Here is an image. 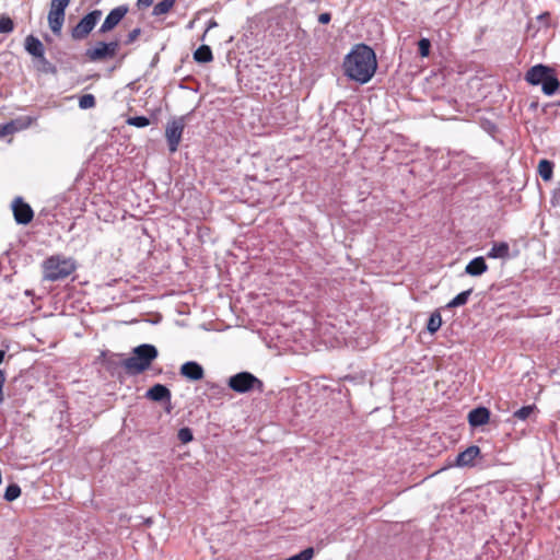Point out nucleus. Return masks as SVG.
<instances>
[{
    "label": "nucleus",
    "mask_w": 560,
    "mask_h": 560,
    "mask_svg": "<svg viewBox=\"0 0 560 560\" xmlns=\"http://www.w3.org/2000/svg\"><path fill=\"white\" fill-rule=\"evenodd\" d=\"M377 69L374 50L364 44L355 45L345 57V74L361 84L368 83Z\"/></svg>",
    "instance_id": "f257e3e1"
},
{
    "label": "nucleus",
    "mask_w": 560,
    "mask_h": 560,
    "mask_svg": "<svg viewBox=\"0 0 560 560\" xmlns=\"http://www.w3.org/2000/svg\"><path fill=\"white\" fill-rule=\"evenodd\" d=\"M525 80L532 85H541L544 94L551 96L560 86V82L555 74L553 69L545 65L532 67L525 74Z\"/></svg>",
    "instance_id": "f03ea898"
},
{
    "label": "nucleus",
    "mask_w": 560,
    "mask_h": 560,
    "mask_svg": "<svg viewBox=\"0 0 560 560\" xmlns=\"http://www.w3.org/2000/svg\"><path fill=\"white\" fill-rule=\"evenodd\" d=\"M156 357V348L152 345L143 343L133 349V354L122 362V366L130 374H140L150 368Z\"/></svg>",
    "instance_id": "7ed1b4c3"
},
{
    "label": "nucleus",
    "mask_w": 560,
    "mask_h": 560,
    "mask_svg": "<svg viewBox=\"0 0 560 560\" xmlns=\"http://www.w3.org/2000/svg\"><path fill=\"white\" fill-rule=\"evenodd\" d=\"M72 258L60 255L50 256L43 262V278L48 281L66 279L75 270Z\"/></svg>",
    "instance_id": "20e7f679"
},
{
    "label": "nucleus",
    "mask_w": 560,
    "mask_h": 560,
    "mask_svg": "<svg viewBox=\"0 0 560 560\" xmlns=\"http://www.w3.org/2000/svg\"><path fill=\"white\" fill-rule=\"evenodd\" d=\"M229 387L238 394H245L252 390H264V383L249 372H240L232 375L228 381Z\"/></svg>",
    "instance_id": "39448f33"
},
{
    "label": "nucleus",
    "mask_w": 560,
    "mask_h": 560,
    "mask_svg": "<svg viewBox=\"0 0 560 560\" xmlns=\"http://www.w3.org/2000/svg\"><path fill=\"white\" fill-rule=\"evenodd\" d=\"M71 0H51L48 12V24L54 34H60L65 23L66 9Z\"/></svg>",
    "instance_id": "423d86ee"
},
{
    "label": "nucleus",
    "mask_w": 560,
    "mask_h": 560,
    "mask_svg": "<svg viewBox=\"0 0 560 560\" xmlns=\"http://www.w3.org/2000/svg\"><path fill=\"white\" fill-rule=\"evenodd\" d=\"M102 18L101 10H93L92 12L84 15L79 23L72 28L71 36L73 39L81 40L88 37L93 31L97 22Z\"/></svg>",
    "instance_id": "0eeeda50"
},
{
    "label": "nucleus",
    "mask_w": 560,
    "mask_h": 560,
    "mask_svg": "<svg viewBox=\"0 0 560 560\" xmlns=\"http://www.w3.org/2000/svg\"><path fill=\"white\" fill-rule=\"evenodd\" d=\"M185 125L184 117H177L170 120L165 127V138L172 153L176 152L178 149Z\"/></svg>",
    "instance_id": "6e6552de"
},
{
    "label": "nucleus",
    "mask_w": 560,
    "mask_h": 560,
    "mask_svg": "<svg viewBox=\"0 0 560 560\" xmlns=\"http://www.w3.org/2000/svg\"><path fill=\"white\" fill-rule=\"evenodd\" d=\"M118 50L119 43L117 40L109 43L98 42L94 47L89 48L85 55L91 61H101L114 58Z\"/></svg>",
    "instance_id": "1a4fd4ad"
},
{
    "label": "nucleus",
    "mask_w": 560,
    "mask_h": 560,
    "mask_svg": "<svg viewBox=\"0 0 560 560\" xmlns=\"http://www.w3.org/2000/svg\"><path fill=\"white\" fill-rule=\"evenodd\" d=\"M127 12L128 8L126 5H119L113 9L105 18L98 33L105 34L114 30L121 22Z\"/></svg>",
    "instance_id": "9d476101"
},
{
    "label": "nucleus",
    "mask_w": 560,
    "mask_h": 560,
    "mask_svg": "<svg viewBox=\"0 0 560 560\" xmlns=\"http://www.w3.org/2000/svg\"><path fill=\"white\" fill-rule=\"evenodd\" d=\"M14 219L19 224H28L34 217L31 206L23 201L21 197H16L12 202Z\"/></svg>",
    "instance_id": "9b49d317"
},
{
    "label": "nucleus",
    "mask_w": 560,
    "mask_h": 560,
    "mask_svg": "<svg viewBox=\"0 0 560 560\" xmlns=\"http://www.w3.org/2000/svg\"><path fill=\"white\" fill-rule=\"evenodd\" d=\"M180 374L190 381H200L205 376V371L199 363L188 361L180 366Z\"/></svg>",
    "instance_id": "f8f14e48"
},
{
    "label": "nucleus",
    "mask_w": 560,
    "mask_h": 560,
    "mask_svg": "<svg viewBox=\"0 0 560 560\" xmlns=\"http://www.w3.org/2000/svg\"><path fill=\"white\" fill-rule=\"evenodd\" d=\"M490 411L486 407H478L469 411L468 422L471 427H480L489 422Z\"/></svg>",
    "instance_id": "ddd939ff"
},
{
    "label": "nucleus",
    "mask_w": 560,
    "mask_h": 560,
    "mask_svg": "<svg viewBox=\"0 0 560 560\" xmlns=\"http://www.w3.org/2000/svg\"><path fill=\"white\" fill-rule=\"evenodd\" d=\"M480 454V448L476 445L467 447L465 451L459 453L456 457V465L458 467L472 466L474 460Z\"/></svg>",
    "instance_id": "4468645a"
},
{
    "label": "nucleus",
    "mask_w": 560,
    "mask_h": 560,
    "mask_svg": "<svg viewBox=\"0 0 560 560\" xmlns=\"http://www.w3.org/2000/svg\"><path fill=\"white\" fill-rule=\"evenodd\" d=\"M488 270V265L482 256L476 257L470 260L466 268L465 272L472 277H478L485 273Z\"/></svg>",
    "instance_id": "2eb2a0df"
},
{
    "label": "nucleus",
    "mask_w": 560,
    "mask_h": 560,
    "mask_svg": "<svg viewBox=\"0 0 560 560\" xmlns=\"http://www.w3.org/2000/svg\"><path fill=\"white\" fill-rule=\"evenodd\" d=\"M149 399L153 401H163V400H171V392L170 389L162 385V384H155L153 385L145 395Z\"/></svg>",
    "instance_id": "dca6fc26"
},
{
    "label": "nucleus",
    "mask_w": 560,
    "mask_h": 560,
    "mask_svg": "<svg viewBox=\"0 0 560 560\" xmlns=\"http://www.w3.org/2000/svg\"><path fill=\"white\" fill-rule=\"evenodd\" d=\"M25 49L30 55H32L34 57H37V58L44 57V52H45L44 46H43L42 42L33 35H28L25 38Z\"/></svg>",
    "instance_id": "f3484780"
},
{
    "label": "nucleus",
    "mask_w": 560,
    "mask_h": 560,
    "mask_svg": "<svg viewBox=\"0 0 560 560\" xmlns=\"http://www.w3.org/2000/svg\"><path fill=\"white\" fill-rule=\"evenodd\" d=\"M510 253V246L505 242L495 243L488 252L487 256L489 258H508Z\"/></svg>",
    "instance_id": "a211bd4d"
},
{
    "label": "nucleus",
    "mask_w": 560,
    "mask_h": 560,
    "mask_svg": "<svg viewBox=\"0 0 560 560\" xmlns=\"http://www.w3.org/2000/svg\"><path fill=\"white\" fill-rule=\"evenodd\" d=\"M194 58L198 62H210L213 55L209 46L202 45L194 52Z\"/></svg>",
    "instance_id": "6ab92c4d"
},
{
    "label": "nucleus",
    "mask_w": 560,
    "mask_h": 560,
    "mask_svg": "<svg viewBox=\"0 0 560 560\" xmlns=\"http://www.w3.org/2000/svg\"><path fill=\"white\" fill-rule=\"evenodd\" d=\"M553 164L548 160H541L538 164V173L544 180L552 177Z\"/></svg>",
    "instance_id": "aec40b11"
},
{
    "label": "nucleus",
    "mask_w": 560,
    "mask_h": 560,
    "mask_svg": "<svg viewBox=\"0 0 560 560\" xmlns=\"http://www.w3.org/2000/svg\"><path fill=\"white\" fill-rule=\"evenodd\" d=\"M175 0H162L156 3L153 8V15H163L170 12V10L174 7Z\"/></svg>",
    "instance_id": "412c9836"
},
{
    "label": "nucleus",
    "mask_w": 560,
    "mask_h": 560,
    "mask_svg": "<svg viewBox=\"0 0 560 560\" xmlns=\"http://www.w3.org/2000/svg\"><path fill=\"white\" fill-rule=\"evenodd\" d=\"M472 289H468L466 291L457 294L452 301L448 302L447 307H458L465 305L470 296Z\"/></svg>",
    "instance_id": "4be33fe9"
},
{
    "label": "nucleus",
    "mask_w": 560,
    "mask_h": 560,
    "mask_svg": "<svg viewBox=\"0 0 560 560\" xmlns=\"http://www.w3.org/2000/svg\"><path fill=\"white\" fill-rule=\"evenodd\" d=\"M441 325H442L441 314L439 312L432 313L428 320V324H427L428 331L430 334H434L440 329Z\"/></svg>",
    "instance_id": "5701e85b"
},
{
    "label": "nucleus",
    "mask_w": 560,
    "mask_h": 560,
    "mask_svg": "<svg viewBox=\"0 0 560 560\" xmlns=\"http://www.w3.org/2000/svg\"><path fill=\"white\" fill-rule=\"evenodd\" d=\"M21 494V488L13 483V485H10L7 487L5 489V492H4V499L7 501H13L15 499H18Z\"/></svg>",
    "instance_id": "b1692460"
},
{
    "label": "nucleus",
    "mask_w": 560,
    "mask_h": 560,
    "mask_svg": "<svg viewBox=\"0 0 560 560\" xmlns=\"http://www.w3.org/2000/svg\"><path fill=\"white\" fill-rule=\"evenodd\" d=\"M95 106V97L92 94H84L79 98V107L81 109H89Z\"/></svg>",
    "instance_id": "393cba45"
},
{
    "label": "nucleus",
    "mask_w": 560,
    "mask_h": 560,
    "mask_svg": "<svg viewBox=\"0 0 560 560\" xmlns=\"http://www.w3.org/2000/svg\"><path fill=\"white\" fill-rule=\"evenodd\" d=\"M127 124L137 128H143L150 124V120L145 116H135L128 118Z\"/></svg>",
    "instance_id": "a878e982"
},
{
    "label": "nucleus",
    "mask_w": 560,
    "mask_h": 560,
    "mask_svg": "<svg viewBox=\"0 0 560 560\" xmlns=\"http://www.w3.org/2000/svg\"><path fill=\"white\" fill-rule=\"evenodd\" d=\"M14 28V23L9 16L0 18V33H11Z\"/></svg>",
    "instance_id": "bb28decb"
},
{
    "label": "nucleus",
    "mask_w": 560,
    "mask_h": 560,
    "mask_svg": "<svg viewBox=\"0 0 560 560\" xmlns=\"http://www.w3.org/2000/svg\"><path fill=\"white\" fill-rule=\"evenodd\" d=\"M534 406H524L514 412V417L520 420H526L534 411Z\"/></svg>",
    "instance_id": "cd10ccee"
},
{
    "label": "nucleus",
    "mask_w": 560,
    "mask_h": 560,
    "mask_svg": "<svg viewBox=\"0 0 560 560\" xmlns=\"http://www.w3.org/2000/svg\"><path fill=\"white\" fill-rule=\"evenodd\" d=\"M419 54L421 57H428L430 54L431 43L428 38H421L418 43Z\"/></svg>",
    "instance_id": "c85d7f7f"
},
{
    "label": "nucleus",
    "mask_w": 560,
    "mask_h": 560,
    "mask_svg": "<svg viewBox=\"0 0 560 560\" xmlns=\"http://www.w3.org/2000/svg\"><path fill=\"white\" fill-rule=\"evenodd\" d=\"M178 439L182 443L186 444L192 441V432L189 428H182L178 431Z\"/></svg>",
    "instance_id": "c756f323"
},
{
    "label": "nucleus",
    "mask_w": 560,
    "mask_h": 560,
    "mask_svg": "<svg viewBox=\"0 0 560 560\" xmlns=\"http://www.w3.org/2000/svg\"><path fill=\"white\" fill-rule=\"evenodd\" d=\"M141 33V30L140 28H133L131 32H129L128 36H127V40H126V44H131L133 43L138 36L140 35Z\"/></svg>",
    "instance_id": "7c9ffc66"
},
{
    "label": "nucleus",
    "mask_w": 560,
    "mask_h": 560,
    "mask_svg": "<svg viewBox=\"0 0 560 560\" xmlns=\"http://www.w3.org/2000/svg\"><path fill=\"white\" fill-rule=\"evenodd\" d=\"M5 383V373L4 371L0 370V404L3 401V386Z\"/></svg>",
    "instance_id": "2f4dec72"
},
{
    "label": "nucleus",
    "mask_w": 560,
    "mask_h": 560,
    "mask_svg": "<svg viewBox=\"0 0 560 560\" xmlns=\"http://www.w3.org/2000/svg\"><path fill=\"white\" fill-rule=\"evenodd\" d=\"M14 130H15L14 125L12 122H10V124L4 125L1 128L0 135L1 136H5V135H9V133H12Z\"/></svg>",
    "instance_id": "473e14b6"
},
{
    "label": "nucleus",
    "mask_w": 560,
    "mask_h": 560,
    "mask_svg": "<svg viewBox=\"0 0 560 560\" xmlns=\"http://www.w3.org/2000/svg\"><path fill=\"white\" fill-rule=\"evenodd\" d=\"M153 3V0H138L137 5L139 9L149 8Z\"/></svg>",
    "instance_id": "72a5a7b5"
},
{
    "label": "nucleus",
    "mask_w": 560,
    "mask_h": 560,
    "mask_svg": "<svg viewBox=\"0 0 560 560\" xmlns=\"http://www.w3.org/2000/svg\"><path fill=\"white\" fill-rule=\"evenodd\" d=\"M330 14L329 13H322L319 16H318V22L322 23V24H327L330 22Z\"/></svg>",
    "instance_id": "f704fd0d"
},
{
    "label": "nucleus",
    "mask_w": 560,
    "mask_h": 560,
    "mask_svg": "<svg viewBox=\"0 0 560 560\" xmlns=\"http://www.w3.org/2000/svg\"><path fill=\"white\" fill-rule=\"evenodd\" d=\"M218 24L214 20H210L209 23H208V27H207V31L208 32L210 28L212 27H215Z\"/></svg>",
    "instance_id": "c9c22d12"
},
{
    "label": "nucleus",
    "mask_w": 560,
    "mask_h": 560,
    "mask_svg": "<svg viewBox=\"0 0 560 560\" xmlns=\"http://www.w3.org/2000/svg\"><path fill=\"white\" fill-rule=\"evenodd\" d=\"M5 357V352L3 350H0V364L3 362Z\"/></svg>",
    "instance_id": "e433bc0d"
}]
</instances>
